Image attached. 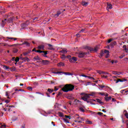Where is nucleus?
I'll use <instances>...</instances> for the list:
<instances>
[{
    "label": "nucleus",
    "mask_w": 128,
    "mask_h": 128,
    "mask_svg": "<svg viewBox=\"0 0 128 128\" xmlns=\"http://www.w3.org/2000/svg\"><path fill=\"white\" fill-rule=\"evenodd\" d=\"M6 96H8V98H10V96H8V92H6Z\"/></svg>",
    "instance_id": "obj_53"
},
{
    "label": "nucleus",
    "mask_w": 128,
    "mask_h": 128,
    "mask_svg": "<svg viewBox=\"0 0 128 128\" xmlns=\"http://www.w3.org/2000/svg\"><path fill=\"white\" fill-rule=\"evenodd\" d=\"M95 94H96V92H92V93H91L90 94H89V96H95Z\"/></svg>",
    "instance_id": "obj_37"
},
{
    "label": "nucleus",
    "mask_w": 128,
    "mask_h": 128,
    "mask_svg": "<svg viewBox=\"0 0 128 128\" xmlns=\"http://www.w3.org/2000/svg\"><path fill=\"white\" fill-rule=\"evenodd\" d=\"M43 62H44V64H50V61H48V60H45L43 61Z\"/></svg>",
    "instance_id": "obj_22"
},
{
    "label": "nucleus",
    "mask_w": 128,
    "mask_h": 128,
    "mask_svg": "<svg viewBox=\"0 0 128 128\" xmlns=\"http://www.w3.org/2000/svg\"><path fill=\"white\" fill-rule=\"evenodd\" d=\"M34 60H40V57H38V56H35L34 58Z\"/></svg>",
    "instance_id": "obj_51"
},
{
    "label": "nucleus",
    "mask_w": 128,
    "mask_h": 128,
    "mask_svg": "<svg viewBox=\"0 0 128 128\" xmlns=\"http://www.w3.org/2000/svg\"><path fill=\"white\" fill-rule=\"evenodd\" d=\"M4 112H6V110H8V112H10V108H4Z\"/></svg>",
    "instance_id": "obj_32"
},
{
    "label": "nucleus",
    "mask_w": 128,
    "mask_h": 128,
    "mask_svg": "<svg viewBox=\"0 0 128 128\" xmlns=\"http://www.w3.org/2000/svg\"><path fill=\"white\" fill-rule=\"evenodd\" d=\"M125 52H126L128 53V48H127L126 49V50H125Z\"/></svg>",
    "instance_id": "obj_64"
},
{
    "label": "nucleus",
    "mask_w": 128,
    "mask_h": 128,
    "mask_svg": "<svg viewBox=\"0 0 128 128\" xmlns=\"http://www.w3.org/2000/svg\"><path fill=\"white\" fill-rule=\"evenodd\" d=\"M84 32V29H82L80 32Z\"/></svg>",
    "instance_id": "obj_59"
},
{
    "label": "nucleus",
    "mask_w": 128,
    "mask_h": 128,
    "mask_svg": "<svg viewBox=\"0 0 128 128\" xmlns=\"http://www.w3.org/2000/svg\"><path fill=\"white\" fill-rule=\"evenodd\" d=\"M86 124H92V122L90 120H86Z\"/></svg>",
    "instance_id": "obj_29"
},
{
    "label": "nucleus",
    "mask_w": 128,
    "mask_h": 128,
    "mask_svg": "<svg viewBox=\"0 0 128 128\" xmlns=\"http://www.w3.org/2000/svg\"><path fill=\"white\" fill-rule=\"evenodd\" d=\"M82 6H88V3L87 2H82Z\"/></svg>",
    "instance_id": "obj_25"
},
{
    "label": "nucleus",
    "mask_w": 128,
    "mask_h": 128,
    "mask_svg": "<svg viewBox=\"0 0 128 128\" xmlns=\"http://www.w3.org/2000/svg\"><path fill=\"white\" fill-rule=\"evenodd\" d=\"M76 60H78V58L74 56H73L69 59V61L70 62L74 63L76 62Z\"/></svg>",
    "instance_id": "obj_3"
},
{
    "label": "nucleus",
    "mask_w": 128,
    "mask_h": 128,
    "mask_svg": "<svg viewBox=\"0 0 128 128\" xmlns=\"http://www.w3.org/2000/svg\"><path fill=\"white\" fill-rule=\"evenodd\" d=\"M5 102H6V104H8V102H10V100H6L5 101Z\"/></svg>",
    "instance_id": "obj_60"
},
{
    "label": "nucleus",
    "mask_w": 128,
    "mask_h": 128,
    "mask_svg": "<svg viewBox=\"0 0 128 128\" xmlns=\"http://www.w3.org/2000/svg\"><path fill=\"white\" fill-rule=\"evenodd\" d=\"M112 100V97L110 96H106L105 98V100H106V102H108L109 100Z\"/></svg>",
    "instance_id": "obj_17"
},
{
    "label": "nucleus",
    "mask_w": 128,
    "mask_h": 128,
    "mask_svg": "<svg viewBox=\"0 0 128 128\" xmlns=\"http://www.w3.org/2000/svg\"><path fill=\"white\" fill-rule=\"evenodd\" d=\"M24 44H26V46H30V43L28 42H23L21 46H24Z\"/></svg>",
    "instance_id": "obj_21"
},
{
    "label": "nucleus",
    "mask_w": 128,
    "mask_h": 128,
    "mask_svg": "<svg viewBox=\"0 0 128 128\" xmlns=\"http://www.w3.org/2000/svg\"><path fill=\"white\" fill-rule=\"evenodd\" d=\"M58 66H64V63L62 62H60L57 64Z\"/></svg>",
    "instance_id": "obj_13"
},
{
    "label": "nucleus",
    "mask_w": 128,
    "mask_h": 128,
    "mask_svg": "<svg viewBox=\"0 0 128 128\" xmlns=\"http://www.w3.org/2000/svg\"><path fill=\"white\" fill-rule=\"evenodd\" d=\"M28 90H32V87H28Z\"/></svg>",
    "instance_id": "obj_55"
},
{
    "label": "nucleus",
    "mask_w": 128,
    "mask_h": 128,
    "mask_svg": "<svg viewBox=\"0 0 128 128\" xmlns=\"http://www.w3.org/2000/svg\"><path fill=\"white\" fill-rule=\"evenodd\" d=\"M98 74H104V72L101 71V70H98L97 71Z\"/></svg>",
    "instance_id": "obj_27"
},
{
    "label": "nucleus",
    "mask_w": 128,
    "mask_h": 128,
    "mask_svg": "<svg viewBox=\"0 0 128 128\" xmlns=\"http://www.w3.org/2000/svg\"><path fill=\"white\" fill-rule=\"evenodd\" d=\"M60 14H62V12H60V11H58L57 12V14H56L54 16V18H58V16H60Z\"/></svg>",
    "instance_id": "obj_14"
},
{
    "label": "nucleus",
    "mask_w": 128,
    "mask_h": 128,
    "mask_svg": "<svg viewBox=\"0 0 128 128\" xmlns=\"http://www.w3.org/2000/svg\"><path fill=\"white\" fill-rule=\"evenodd\" d=\"M122 82H128V80H126V79L124 78H122Z\"/></svg>",
    "instance_id": "obj_45"
},
{
    "label": "nucleus",
    "mask_w": 128,
    "mask_h": 128,
    "mask_svg": "<svg viewBox=\"0 0 128 128\" xmlns=\"http://www.w3.org/2000/svg\"><path fill=\"white\" fill-rule=\"evenodd\" d=\"M112 4H108L107 8H106L108 12V10H112Z\"/></svg>",
    "instance_id": "obj_8"
},
{
    "label": "nucleus",
    "mask_w": 128,
    "mask_h": 128,
    "mask_svg": "<svg viewBox=\"0 0 128 128\" xmlns=\"http://www.w3.org/2000/svg\"><path fill=\"white\" fill-rule=\"evenodd\" d=\"M6 38H8V40H18V38H14L12 37H6Z\"/></svg>",
    "instance_id": "obj_20"
},
{
    "label": "nucleus",
    "mask_w": 128,
    "mask_h": 128,
    "mask_svg": "<svg viewBox=\"0 0 128 128\" xmlns=\"http://www.w3.org/2000/svg\"><path fill=\"white\" fill-rule=\"evenodd\" d=\"M88 50L90 52H98V47H94V48H89Z\"/></svg>",
    "instance_id": "obj_6"
},
{
    "label": "nucleus",
    "mask_w": 128,
    "mask_h": 128,
    "mask_svg": "<svg viewBox=\"0 0 128 128\" xmlns=\"http://www.w3.org/2000/svg\"><path fill=\"white\" fill-rule=\"evenodd\" d=\"M124 116H126V118H128V112H126V110H124Z\"/></svg>",
    "instance_id": "obj_26"
},
{
    "label": "nucleus",
    "mask_w": 128,
    "mask_h": 128,
    "mask_svg": "<svg viewBox=\"0 0 128 128\" xmlns=\"http://www.w3.org/2000/svg\"><path fill=\"white\" fill-rule=\"evenodd\" d=\"M18 52V50L16 48H14L13 50V52L14 54H16V52Z\"/></svg>",
    "instance_id": "obj_36"
},
{
    "label": "nucleus",
    "mask_w": 128,
    "mask_h": 128,
    "mask_svg": "<svg viewBox=\"0 0 128 128\" xmlns=\"http://www.w3.org/2000/svg\"><path fill=\"white\" fill-rule=\"evenodd\" d=\"M36 52H40V54H42V52H43L44 54V56H46V54H48V52H44V51H42V50H37L36 51Z\"/></svg>",
    "instance_id": "obj_12"
},
{
    "label": "nucleus",
    "mask_w": 128,
    "mask_h": 128,
    "mask_svg": "<svg viewBox=\"0 0 128 128\" xmlns=\"http://www.w3.org/2000/svg\"><path fill=\"white\" fill-rule=\"evenodd\" d=\"M22 54H21L20 56V60H24V58L22 56Z\"/></svg>",
    "instance_id": "obj_52"
},
{
    "label": "nucleus",
    "mask_w": 128,
    "mask_h": 128,
    "mask_svg": "<svg viewBox=\"0 0 128 128\" xmlns=\"http://www.w3.org/2000/svg\"><path fill=\"white\" fill-rule=\"evenodd\" d=\"M61 58L62 60H65L66 59V56L64 54H63L61 56Z\"/></svg>",
    "instance_id": "obj_40"
},
{
    "label": "nucleus",
    "mask_w": 128,
    "mask_h": 128,
    "mask_svg": "<svg viewBox=\"0 0 128 128\" xmlns=\"http://www.w3.org/2000/svg\"><path fill=\"white\" fill-rule=\"evenodd\" d=\"M74 102H80V100H74Z\"/></svg>",
    "instance_id": "obj_58"
},
{
    "label": "nucleus",
    "mask_w": 128,
    "mask_h": 128,
    "mask_svg": "<svg viewBox=\"0 0 128 128\" xmlns=\"http://www.w3.org/2000/svg\"><path fill=\"white\" fill-rule=\"evenodd\" d=\"M48 92H50V94H52V92H54V90H52L50 88H48Z\"/></svg>",
    "instance_id": "obj_35"
},
{
    "label": "nucleus",
    "mask_w": 128,
    "mask_h": 128,
    "mask_svg": "<svg viewBox=\"0 0 128 128\" xmlns=\"http://www.w3.org/2000/svg\"><path fill=\"white\" fill-rule=\"evenodd\" d=\"M124 57V55H122L119 56L120 58H123Z\"/></svg>",
    "instance_id": "obj_56"
},
{
    "label": "nucleus",
    "mask_w": 128,
    "mask_h": 128,
    "mask_svg": "<svg viewBox=\"0 0 128 128\" xmlns=\"http://www.w3.org/2000/svg\"><path fill=\"white\" fill-rule=\"evenodd\" d=\"M112 74H117L118 76H120V74H124L122 72H118L116 71H112Z\"/></svg>",
    "instance_id": "obj_10"
},
{
    "label": "nucleus",
    "mask_w": 128,
    "mask_h": 128,
    "mask_svg": "<svg viewBox=\"0 0 128 128\" xmlns=\"http://www.w3.org/2000/svg\"><path fill=\"white\" fill-rule=\"evenodd\" d=\"M112 64H116L118 62V60H112L110 61Z\"/></svg>",
    "instance_id": "obj_31"
},
{
    "label": "nucleus",
    "mask_w": 128,
    "mask_h": 128,
    "mask_svg": "<svg viewBox=\"0 0 128 128\" xmlns=\"http://www.w3.org/2000/svg\"><path fill=\"white\" fill-rule=\"evenodd\" d=\"M6 128V124H2L0 126V128Z\"/></svg>",
    "instance_id": "obj_39"
},
{
    "label": "nucleus",
    "mask_w": 128,
    "mask_h": 128,
    "mask_svg": "<svg viewBox=\"0 0 128 128\" xmlns=\"http://www.w3.org/2000/svg\"><path fill=\"white\" fill-rule=\"evenodd\" d=\"M14 108V106L5 105V108Z\"/></svg>",
    "instance_id": "obj_23"
},
{
    "label": "nucleus",
    "mask_w": 128,
    "mask_h": 128,
    "mask_svg": "<svg viewBox=\"0 0 128 128\" xmlns=\"http://www.w3.org/2000/svg\"><path fill=\"white\" fill-rule=\"evenodd\" d=\"M3 68H4V70H8V68H10V67L4 65L3 66Z\"/></svg>",
    "instance_id": "obj_33"
},
{
    "label": "nucleus",
    "mask_w": 128,
    "mask_h": 128,
    "mask_svg": "<svg viewBox=\"0 0 128 128\" xmlns=\"http://www.w3.org/2000/svg\"><path fill=\"white\" fill-rule=\"evenodd\" d=\"M76 118L78 119V121H77L78 122L80 123V122H84V118H81V117H80V116H78V114H76Z\"/></svg>",
    "instance_id": "obj_4"
},
{
    "label": "nucleus",
    "mask_w": 128,
    "mask_h": 128,
    "mask_svg": "<svg viewBox=\"0 0 128 128\" xmlns=\"http://www.w3.org/2000/svg\"><path fill=\"white\" fill-rule=\"evenodd\" d=\"M104 74H109L108 72H104Z\"/></svg>",
    "instance_id": "obj_62"
},
{
    "label": "nucleus",
    "mask_w": 128,
    "mask_h": 128,
    "mask_svg": "<svg viewBox=\"0 0 128 128\" xmlns=\"http://www.w3.org/2000/svg\"><path fill=\"white\" fill-rule=\"evenodd\" d=\"M60 74H65V76H74V74L70 72H61Z\"/></svg>",
    "instance_id": "obj_7"
},
{
    "label": "nucleus",
    "mask_w": 128,
    "mask_h": 128,
    "mask_svg": "<svg viewBox=\"0 0 128 128\" xmlns=\"http://www.w3.org/2000/svg\"><path fill=\"white\" fill-rule=\"evenodd\" d=\"M30 54V52H25L23 54H24V56H26V54Z\"/></svg>",
    "instance_id": "obj_50"
},
{
    "label": "nucleus",
    "mask_w": 128,
    "mask_h": 128,
    "mask_svg": "<svg viewBox=\"0 0 128 128\" xmlns=\"http://www.w3.org/2000/svg\"><path fill=\"white\" fill-rule=\"evenodd\" d=\"M100 88H104V86L102 85H99Z\"/></svg>",
    "instance_id": "obj_57"
},
{
    "label": "nucleus",
    "mask_w": 128,
    "mask_h": 128,
    "mask_svg": "<svg viewBox=\"0 0 128 128\" xmlns=\"http://www.w3.org/2000/svg\"><path fill=\"white\" fill-rule=\"evenodd\" d=\"M52 74H61L62 72H52Z\"/></svg>",
    "instance_id": "obj_28"
},
{
    "label": "nucleus",
    "mask_w": 128,
    "mask_h": 128,
    "mask_svg": "<svg viewBox=\"0 0 128 128\" xmlns=\"http://www.w3.org/2000/svg\"><path fill=\"white\" fill-rule=\"evenodd\" d=\"M88 78H89V80H94V78L93 77L88 76Z\"/></svg>",
    "instance_id": "obj_42"
},
{
    "label": "nucleus",
    "mask_w": 128,
    "mask_h": 128,
    "mask_svg": "<svg viewBox=\"0 0 128 128\" xmlns=\"http://www.w3.org/2000/svg\"><path fill=\"white\" fill-rule=\"evenodd\" d=\"M74 88V86L72 84H66L64 86V87L62 88V90L64 92H70V90H72Z\"/></svg>",
    "instance_id": "obj_1"
},
{
    "label": "nucleus",
    "mask_w": 128,
    "mask_h": 128,
    "mask_svg": "<svg viewBox=\"0 0 128 128\" xmlns=\"http://www.w3.org/2000/svg\"><path fill=\"white\" fill-rule=\"evenodd\" d=\"M48 50H54V46H52V45L50 44H48Z\"/></svg>",
    "instance_id": "obj_15"
},
{
    "label": "nucleus",
    "mask_w": 128,
    "mask_h": 128,
    "mask_svg": "<svg viewBox=\"0 0 128 128\" xmlns=\"http://www.w3.org/2000/svg\"><path fill=\"white\" fill-rule=\"evenodd\" d=\"M104 54H106V58H108L110 56V51L108 50H104Z\"/></svg>",
    "instance_id": "obj_9"
},
{
    "label": "nucleus",
    "mask_w": 128,
    "mask_h": 128,
    "mask_svg": "<svg viewBox=\"0 0 128 128\" xmlns=\"http://www.w3.org/2000/svg\"><path fill=\"white\" fill-rule=\"evenodd\" d=\"M122 82V79H120V78H118L117 80L116 81V84H118V82Z\"/></svg>",
    "instance_id": "obj_30"
},
{
    "label": "nucleus",
    "mask_w": 128,
    "mask_h": 128,
    "mask_svg": "<svg viewBox=\"0 0 128 128\" xmlns=\"http://www.w3.org/2000/svg\"><path fill=\"white\" fill-rule=\"evenodd\" d=\"M15 62H20V58L18 57H16L15 59Z\"/></svg>",
    "instance_id": "obj_38"
},
{
    "label": "nucleus",
    "mask_w": 128,
    "mask_h": 128,
    "mask_svg": "<svg viewBox=\"0 0 128 128\" xmlns=\"http://www.w3.org/2000/svg\"><path fill=\"white\" fill-rule=\"evenodd\" d=\"M112 41V39H109V40H108L107 42H108V44H110V42H111Z\"/></svg>",
    "instance_id": "obj_48"
},
{
    "label": "nucleus",
    "mask_w": 128,
    "mask_h": 128,
    "mask_svg": "<svg viewBox=\"0 0 128 128\" xmlns=\"http://www.w3.org/2000/svg\"><path fill=\"white\" fill-rule=\"evenodd\" d=\"M80 76H83L84 78H88V76L85 74L80 75Z\"/></svg>",
    "instance_id": "obj_43"
},
{
    "label": "nucleus",
    "mask_w": 128,
    "mask_h": 128,
    "mask_svg": "<svg viewBox=\"0 0 128 128\" xmlns=\"http://www.w3.org/2000/svg\"><path fill=\"white\" fill-rule=\"evenodd\" d=\"M12 61L16 60V58L13 57V58H12Z\"/></svg>",
    "instance_id": "obj_63"
},
{
    "label": "nucleus",
    "mask_w": 128,
    "mask_h": 128,
    "mask_svg": "<svg viewBox=\"0 0 128 128\" xmlns=\"http://www.w3.org/2000/svg\"><path fill=\"white\" fill-rule=\"evenodd\" d=\"M86 54V52H80L79 53L78 56L79 58H84Z\"/></svg>",
    "instance_id": "obj_5"
},
{
    "label": "nucleus",
    "mask_w": 128,
    "mask_h": 128,
    "mask_svg": "<svg viewBox=\"0 0 128 128\" xmlns=\"http://www.w3.org/2000/svg\"><path fill=\"white\" fill-rule=\"evenodd\" d=\"M44 45H40L38 46V50H44Z\"/></svg>",
    "instance_id": "obj_16"
},
{
    "label": "nucleus",
    "mask_w": 128,
    "mask_h": 128,
    "mask_svg": "<svg viewBox=\"0 0 128 128\" xmlns=\"http://www.w3.org/2000/svg\"><path fill=\"white\" fill-rule=\"evenodd\" d=\"M24 58V59L22 60H25V62H30V60L27 57Z\"/></svg>",
    "instance_id": "obj_34"
},
{
    "label": "nucleus",
    "mask_w": 128,
    "mask_h": 128,
    "mask_svg": "<svg viewBox=\"0 0 128 128\" xmlns=\"http://www.w3.org/2000/svg\"><path fill=\"white\" fill-rule=\"evenodd\" d=\"M6 19H5L4 20H2V22L1 24L2 28H4V24H6Z\"/></svg>",
    "instance_id": "obj_18"
},
{
    "label": "nucleus",
    "mask_w": 128,
    "mask_h": 128,
    "mask_svg": "<svg viewBox=\"0 0 128 128\" xmlns=\"http://www.w3.org/2000/svg\"><path fill=\"white\" fill-rule=\"evenodd\" d=\"M80 112H84V108L82 107L80 108Z\"/></svg>",
    "instance_id": "obj_44"
},
{
    "label": "nucleus",
    "mask_w": 128,
    "mask_h": 128,
    "mask_svg": "<svg viewBox=\"0 0 128 128\" xmlns=\"http://www.w3.org/2000/svg\"><path fill=\"white\" fill-rule=\"evenodd\" d=\"M102 78H108V76H102Z\"/></svg>",
    "instance_id": "obj_49"
},
{
    "label": "nucleus",
    "mask_w": 128,
    "mask_h": 128,
    "mask_svg": "<svg viewBox=\"0 0 128 128\" xmlns=\"http://www.w3.org/2000/svg\"><path fill=\"white\" fill-rule=\"evenodd\" d=\"M76 36H77V38H80V35L79 34H76Z\"/></svg>",
    "instance_id": "obj_61"
},
{
    "label": "nucleus",
    "mask_w": 128,
    "mask_h": 128,
    "mask_svg": "<svg viewBox=\"0 0 128 128\" xmlns=\"http://www.w3.org/2000/svg\"><path fill=\"white\" fill-rule=\"evenodd\" d=\"M63 120L64 122H66V124H70V120L66 118H64Z\"/></svg>",
    "instance_id": "obj_24"
},
{
    "label": "nucleus",
    "mask_w": 128,
    "mask_h": 128,
    "mask_svg": "<svg viewBox=\"0 0 128 128\" xmlns=\"http://www.w3.org/2000/svg\"><path fill=\"white\" fill-rule=\"evenodd\" d=\"M122 48H123L124 50H126V48H126V46L124 45Z\"/></svg>",
    "instance_id": "obj_47"
},
{
    "label": "nucleus",
    "mask_w": 128,
    "mask_h": 128,
    "mask_svg": "<svg viewBox=\"0 0 128 128\" xmlns=\"http://www.w3.org/2000/svg\"><path fill=\"white\" fill-rule=\"evenodd\" d=\"M98 94H100V96H108V93L104 92H98Z\"/></svg>",
    "instance_id": "obj_11"
},
{
    "label": "nucleus",
    "mask_w": 128,
    "mask_h": 128,
    "mask_svg": "<svg viewBox=\"0 0 128 128\" xmlns=\"http://www.w3.org/2000/svg\"><path fill=\"white\" fill-rule=\"evenodd\" d=\"M65 118H69V120H70V116H65Z\"/></svg>",
    "instance_id": "obj_54"
},
{
    "label": "nucleus",
    "mask_w": 128,
    "mask_h": 128,
    "mask_svg": "<svg viewBox=\"0 0 128 128\" xmlns=\"http://www.w3.org/2000/svg\"><path fill=\"white\" fill-rule=\"evenodd\" d=\"M97 102H98L100 104H104V102H102V100H99V99H96V100Z\"/></svg>",
    "instance_id": "obj_19"
},
{
    "label": "nucleus",
    "mask_w": 128,
    "mask_h": 128,
    "mask_svg": "<svg viewBox=\"0 0 128 128\" xmlns=\"http://www.w3.org/2000/svg\"><path fill=\"white\" fill-rule=\"evenodd\" d=\"M62 52V54H66V52H68L66 51V50H63L62 51H61Z\"/></svg>",
    "instance_id": "obj_41"
},
{
    "label": "nucleus",
    "mask_w": 128,
    "mask_h": 128,
    "mask_svg": "<svg viewBox=\"0 0 128 128\" xmlns=\"http://www.w3.org/2000/svg\"><path fill=\"white\" fill-rule=\"evenodd\" d=\"M80 96H82V100H84V102H88V98H90V94L86 93H81Z\"/></svg>",
    "instance_id": "obj_2"
},
{
    "label": "nucleus",
    "mask_w": 128,
    "mask_h": 128,
    "mask_svg": "<svg viewBox=\"0 0 128 128\" xmlns=\"http://www.w3.org/2000/svg\"><path fill=\"white\" fill-rule=\"evenodd\" d=\"M97 114H98V116H102V114H102V112H98L97 113Z\"/></svg>",
    "instance_id": "obj_46"
}]
</instances>
